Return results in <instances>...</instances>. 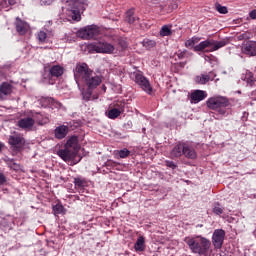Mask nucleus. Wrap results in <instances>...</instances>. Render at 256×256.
Segmentation results:
<instances>
[{"label":"nucleus","instance_id":"nucleus-1","mask_svg":"<svg viewBox=\"0 0 256 256\" xmlns=\"http://www.w3.org/2000/svg\"><path fill=\"white\" fill-rule=\"evenodd\" d=\"M75 81L78 87L81 85H86L88 89H97L99 84L103 82L101 76L97 75L89 65L85 62H79L76 64L73 70Z\"/></svg>","mask_w":256,"mask_h":256},{"label":"nucleus","instance_id":"nucleus-2","mask_svg":"<svg viewBox=\"0 0 256 256\" xmlns=\"http://www.w3.org/2000/svg\"><path fill=\"white\" fill-rule=\"evenodd\" d=\"M195 161L197 159V150L189 142L179 141L170 151V159H179L181 157Z\"/></svg>","mask_w":256,"mask_h":256},{"label":"nucleus","instance_id":"nucleus-3","mask_svg":"<svg viewBox=\"0 0 256 256\" xmlns=\"http://www.w3.org/2000/svg\"><path fill=\"white\" fill-rule=\"evenodd\" d=\"M78 141L77 136H72L67 140L65 148L58 151V155L63 161H72L77 157V153H79Z\"/></svg>","mask_w":256,"mask_h":256},{"label":"nucleus","instance_id":"nucleus-4","mask_svg":"<svg viewBox=\"0 0 256 256\" xmlns=\"http://www.w3.org/2000/svg\"><path fill=\"white\" fill-rule=\"evenodd\" d=\"M206 105L208 109L217 111L220 115H225V113H227V108L231 107V102H229V98L225 96H217L209 98Z\"/></svg>","mask_w":256,"mask_h":256},{"label":"nucleus","instance_id":"nucleus-5","mask_svg":"<svg viewBox=\"0 0 256 256\" xmlns=\"http://www.w3.org/2000/svg\"><path fill=\"white\" fill-rule=\"evenodd\" d=\"M225 45H227V41L225 40L215 41L213 39H207L194 46V51L196 53H213V51H218V49H221V47H225Z\"/></svg>","mask_w":256,"mask_h":256},{"label":"nucleus","instance_id":"nucleus-6","mask_svg":"<svg viewBox=\"0 0 256 256\" xmlns=\"http://www.w3.org/2000/svg\"><path fill=\"white\" fill-rule=\"evenodd\" d=\"M68 13L71 15L73 21H81V13L87 9V1L81 0H67Z\"/></svg>","mask_w":256,"mask_h":256},{"label":"nucleus","instance_id":"nucleus-7","mask_svg":"<svg viewBox=\"0 0 256 256\" xmlns=\"http://www.w3.org/2000/svg\"><path fill=\"white\" fill-rule=\"evenodd\" d=\"M8 143L14 151H21V149L25 147V138L23 137V134L13 132L8 138Z\"/></svg>","mask_w":256,"mask_h":256},{"label":"nucleus","instance_id":"nucleus-8","mask_svg":"<svg viewBox=\"0 0 256 256\" xmlns=\"http://www.w3.org/2000/svg\"><path fill=\"white\" fill-rule=\"evenodd\" d=\"M77 35L81 39H97L99 28L97 26H88L79 30Z\"/></svg>","mask_w":256,"mask_h":256},{"label":"nucleus","instance_id":"nucleus-9","mask_svg":"<svg viewBox=\"0 0 256 256\" xmlns=\"http://www.w3.org/2000/svg\"><path fill=\"white\" fill-rule=\"evenodd\" d=\"M135 83L143 89L148 95H151L153 93V87H151V83H149V80L143 76V74H136L135 75Z\"/></svg>","mask_w":256,"mask_h":256},{"label":"nucleus","instance_id":"nucleus-10","mask_svg":"<svg viewBox=\"0 0 256 256\" xmlns=\"http://www.w3.org/2000/svg\"><path fill=\"white\" fill-rule=\"evenodd\" d=\"M225 241V230L216 229L212 236V244L215 249H221L223 242Z\"/></svg>","mask_w":256,"mask_h":256},{"label":"nucleus","instance_id":"nucleus-11","mask_svg":"<svg viewBox=\"0 0 256 256\" xmlns=\"http://www.w3.org/2000/svg\"><path fill=\"white\" fill-rule=\"evenodd\" d=\"M13 95V86L9 82H2L0 84V101H6L7 97Z\"/></svg>","mask_w":256,"mask_h":256},{"label":"nucleus","instance_id":"nucleus-12","mask_svg":"<svg viewBox=\"0 0 256 256\" xmlns=\"http://www.w3.org/2000/svg\"><path fill=\"white\" fill-rule=\"evenodd\" d=\"M96 53H106L111 55L115 52V46L108 42H99L94 46Z\"/></svg>","mask_w":256,"mask_h":256},{"label":"nucleus","instance_id":"nucleus-13","mask_svg":"<svg viewBox=\"0 0 256 256\" xmlns=\"http://www.w3.org/2000/svg\"><path fill=\"white\" fill-rule=\"evenodd\" d=\"M35 125V119L31 117H24L18 120L17 126L24 131H31Z\"/></svg>","mask_w":256,"mask_h":256},{"label":"nucleus","instance_id":"nucleus-14","mask_svg":"<svg viewBox=\"0 0 256 256\" xmlns=\"http://www.w3.org/2000/svg\"><path fill=\"white\" fill-rule=\"evenodd\" d=\"M209 249H211V241L205 237L200 236V248L199 255L200 256H210Z\"/></svg>","mask_w":256,"mask_h":256},{"label":"nucleus","instance_id":"nucleus-15","mask_svg":"<svg viewBox=\"0 0 256 256\" xmlns=\"http://www.w3.org/2000/svg\"><path fill=\"white\" fill-rule=\"evenodd\" d=\"M15 29L19 35H25L27 31L29 30V24L27 22L23 21L21 18L16 17V20L14 22Z\"/></svg>","mask_w":256,"mask_h":256},{"label":"nucleus","instance_id":"nucleus-16","mask_svg":"<svg viewBox=\"0 0 256 256\" xmlns=\"http://www.w3.org/2000/svg\"><path fill=\"white\" fill-rule=\"evenodd\" d=\"M207 98V92L203 90H195L191 93L190 99L193 103H199Z\"/></svg>","mask_w":256,"mask_h":256},{"label":"nucleus","instance_id":"nucleus-17","mask_svg":"<svg viewBox=\"0 0 256 256\" xmlns=\"http://www.w3.org/2000/svg\"><path fill=\"white\" fill-rule=\"evenodd\" d=\"M69 133V126L61 125L55 128L54 134L56 139H65Z\"/></svg>","mask_w":256,"mask_h":256},{"label":"nucleus","instance_id":"nucleus-18","mask_svg":"<svg viewBox=\"0 0 256 256\" xmlns=\"http://www.w3.org/2000/svg\"><path fill=\"white\" fill-rule=\"evenodd\" d=\"M243 53L246 55H250L251 57H255L256 55V44L253 42H246V44L242 48Z\"/></svg>","mask_w":256,"mask_h":256},{"label":"nucleus","instance_id":"nucleus-19","mask_svg":"<svg viewBox=\"0 0 256 256\" xmlns=\"http://www.w3.org/2000/svg\"><path fill=\"white\" fill-rule=\"evenodd\" d=\"M123 107H125V104H121L120 108H113V109L109 110L108 111L109 119H117V117H119V115H121V113H123V111H124Z\"/></svg>","mask_w":256,"mask_h":256},{"label":"nucleus","instance_id":"nucleus-20","mask_svg":"<svg viewBox=\"0 0 256 256\" xmlns=\"http://www.w3.org/2000/svg\"><path fill=\"white\" fill-rule=\"evenodd\" d=\"M186 243L191 249L192 253H197L199 255V249L201 247L200 242L195 241V239H189Z\"/></svg>","mask_w":256,"mask_h":256},{"label":"nucleus","instance_id":"nucleus-21","mask_svg":"<svg viewBox=\"0 0 256 256\" xmlns=\"http://www.w3.org/2000/svg\"><path fill=\"white\" fill-rule=\"evenodd\" d=\"M63 73H64V69L59 65H54L50 68L51 77H61Z\"/></svg>","mask_w":256,"mask_h":256},{"label":"nucleus","instance_id":"nucleus-22","mask_svg":"<svg viewBox=\"0 0 256 256\" xmlns=\"http://www.w3.org/2000/svg\"><path fill=\"white\" fill-rule=\"evenodd\" d=\"M209 81H211V76L209 74H202L195 77V83L198 85H206Z\"/></svg>","mask_w":256,"mask_h":256},{"label":"nucleus","instance_id":"nucleus-23","mask_svg":"<svg viewBox=\"0 0 256 256\" xmlns=\"http://www.w3.org/2000/svg\"><path fill=\"white\" fill-rule=\"evenodd\" d=\"M135 251H145V238L143 236L138 237L134 244Z\"/></svg>","mask_w":256,"mask_h":256},{"label":"nucleus","instance_id":"nucleus-24","mask_svg":"<svg viewBox=\"0 0 256 256\" xmlns=\"http://www.w3.org/2000/svg\"><path fill=\"white\" fill-rule=\"evenodd\" d=\"M134 15H135V10L134 9H130L126 13V21L130 25H133V23H135V21H139V18L134 17Z\"/></svg>","mask_w":256,"mask_h":256},{"label":"nucleus","instance_id":"nucleus-25","mask_svg":"<svg viewBox=\"0 0 256 256\" xmlns=\"http://www.w3.org/2000/svg\"><path fill=\"white\" fill-rule=\"evenodd\" d=\"M74 185L76 189H83V187H87V180L85 178H74Z\"/></svg>","mask_w":256,"mask_h":256},{"label":"nucleus","instance_id":"nucleus-26","mask_svg":"<svg viewBox=\"0 0 256 256\" xmlns=\"http://www.w3.org/2000/svg\"><path fill=\"white\" fill-rule=\"evenodd\" d=\"M142 45L146 49H153V47L157 45V42H155V40L144 39Z\"/></svg>","mask_w":256,"mask_h":256},{"label":"nucleus","instance_id":"nucleus-27","mask_svg":"<svg viewBox=\"0 0 256 256\" xmlns=\"http://www.w3.org/2000/svg\"><path fill=\"white\" fill-rule=\"evenodd\" d=\"M171 28H169V26L164 25L161 30H160V35L162 37H169V35H171Z\"/></svg>","mask_w":256,"mask_h":256},{"label":"nucleus","instance_id":"nucleus-28","mask_svg":"<svg viewBox=\"0 0 256 256\" xmlns=\"http://www.w3.org/2000/svg\"><path fill=\"white\" fill-rule=\"evenodd\" d=\"M93 95V89H87L86 91L82 92V97L84 101H91V96Z\"/></svg>","mask_w":256,"mask_h":256},{"label":"nucleus","instance_id":"nucleus-29","mask_svg":"<svg viewBox=\"0 0 256 256\" xmlns=\"http://www.w3.org/2000/svg\"><path fill=\"white\" fill-rule=\"evenodd\" d=\"M37 39L39 43H45L47 41V33L45 31L38 32Z\"/></svg>","mask_w":256,"mask_h":256},{"label":"nucleus","instance_id":"nucleus-30","mask_svg":"<svg viewBox=\"0 0 256 256\" xmlns=\"http://www.w3.org/2000/svg\"><path fill=\"white\" fill-rule=\"evenodd\" d=\"M64 209L65 208L59 203L54 205L53 206L54 215H61V213H63Z\"/></svg>","mask_w":256,"mask_h":256},{"label":"nucleus","instance_id":"nucleus-31","mask_svg":"<svg viewBox=\"0 0 256 256\" xmlns=\"http://www.w3.org/2000/svg\"><path fill=\"white\" fill-rule=\"evenodd\" d=\"M215 7H216V10L218 11V13H221L222 15H227V13H228L227 7L222 6L219 3H216Z\"/></svg>","mask_w":256,"mask_h":256},{"label":"nucleus","instance_id":"nucleus-32","mask_svg":"<svg viewBox=\"0 0 256 256\" xmlns=\"http://www.w3.org/2000/svg\"><path fill=\"white\" fill-rule=\"evenodd\" d=\"M213 213H215V215H223V208L221 207V204L216 203L214 208H213Z\"/></svg>","mask_w":256,"mask_h":256},{"label":"nucleus","instance_id":"nucleus-33","mask_svg":"<svg viewBox=\"0 0 256 256\" xmlns=\"http://www.w3.org/2000/svg\"><path fill=\"white\" fill-rule=\"evenodd\" d=\"M130 154H131V151L127 150L126 148L119 151L120 159H125V158L129 157Z\"/></svg>","mask_w":256,"mask_h":256},{"label":"nucleus","instance_id":"nucleus-34","mask_svg":"<svg viewBox=\"0 0 256 256\" xmlns=\"http://www.w3.org/2000/svg\"><path fill=\"white\" fill-rule=\"evenodd\" d=\"M8 165H9L10 169H13L14 171H19V169H21V165L15 163L13 161L9 162Z\"/></svg>","mask_w":256,"mask_h":256},{"label":"nucleus","instance_id":"nucleus-35","mask_svg":"<svg viewBox=\"0 0 256 256\" xmlns=\"http://www.w3.org/2000/svg\"><path fill=\"white\" fill-rule=\"evenodd\" d=\"M165 165H166V167H169L170 169H177V164H175V162H173V161L166 160Z\"/></svg>","mask_w":256,"mask_h":256},{"label":"nucleus","instance_id":"nucleus-36","mask_svg":"<svg viewBox=\"0 0 256 256\" xmlns=\"http://www.w3.org/2000/svg\"><path fill=\"white\" fill-rule=\"evenodd\" d=\"M7 183V177L5 174L0 173V185H5Z\"/></svg>","mask_w":256,"mask_h":256},{"label":"nucleus","instance_id":"nucleus-37","mask_svg":"<svg viewBox=\"0 0 256 256\" xmlns=\"http://www.w3.org/2000/svg\"><path fill=\"white\" fill-rule=\"evenodd\" d=\"M55 0H41V5H51Z\"/></svg>","mask_w":256,"mask_h":256},{"label":"nucleus","instance_id":"nucleus-38","mask_svg":"<svg viewBox=\"0 0 256 256\" xmlns=\"http://www.w3.org/2000/svg\"><path fill=\"white\" fill-rule=\"evenodd\" d=\"M193 45H195V40H188L186 42V47H193Z\"/></svg>","mask_w":256,"mask_h":256},{"label":"nucleus","instance_id":"nucleus-39","mask_svg":"<svg viewBox=\"0 0 256 256\" xmlns=\"http://www.w3.org/2000/svg\"><path fill=\"white\" fill-rule=\"evenodd\" d=\"M187 53L185 52V51H183V52H180V53H178L177 54V57H178V59H185V55H186Z\"/></svg>","mask_w":256,"mask_h":256},{"label":"nucleus","instance_id":"nucleus-40","mask_svg":"<svg viewBox=\"0 0 256 256\" xmlns=\"http://www.w3.org/2000/svg\"><path fill=\"white\" fill-rule=\"evenodd\" d=\"M250 17H251V19H256V10H252L250 12Z\"/></svg>","mask_w":256,"mask_h":256},{"label":"nucleus","instance_id":"nucleus-41","mask_svg":"<svg viewBox=\"0 0 256 256\" xmlns=\"http://www.w3.org/2000/svg\"><path fill=\"white\" fill-rule=\"evenodd\" d=\"M238 39H240V40L241 39H247V34L244 33V34L239 35Z\"/></svg>","mask_w":256,"mask_h":256},{"label":"nucleus","instance_id":"nucleus-42","mask_svg":"<svg viewBox=\"0 0 256 256\" xmlns=\"http://www.w3.org/2000/svg\"><path fill=\"white\" fill-rule=\"evenodd\" d=\"M9 5H15V0H8Z\"/></svg>","mask_w":256,"mask_h":256},{"label":"nucleus","instance_id":"nucleus-43","mask_svg":"<svg viewBox=\"0 0 256 256\" xmlns=\"http://www.w3.org/2000/svg\"><path fill=\"white\" fill-rule=\"evenodd\" d=\"M127 125H128L129 127H131V125H133V123H132L131 121H129V122L127 123Z\"/></svg>","mask_w":256,"mask_h":256},{"label":"nucleus","instance_id":"nucleus-44","mask_svg":"<svg viewBox=\"0 0 256 256\" xmlns=\"http://www.w3.org/2000/svg\"><path fill=\"white\" fill-rule=\"evenodd\" d=\"M180 67H185V63H180Z\"/></svg>","mask_w":256,"mask_h":256},{"label":"nucleus","instance_id":"nucleus-45","mask_svg":"<svg viewBox=\"0 0 256 256\" xmlns=\"http://www.w3.org/2000/svg\"><path fill=\"white\" fill-rule=\"evenodd\" d=\"M3 149V144L0 143V151Z\"/></svg>","mask_w":256,"mask_h":256},{"label":"nucleus","instance_id":"nucleus-46","mask_svg":"<svg viewBox=\"0 0 256 256\" xmlns=\"http://www.w3.org/2000/svg\"><path fill=\"white\" fill-rule=\"evenodd\" d=\"M45 123H43V122H38V125H44Z\"/></svg>","mask_w":256,"mask_h":256},{"label":"nucleus","instance_id":"nucleus-47","mask_svg":"<svg viewBox=\"0 0 256 256\" xmlns=\"http://www.w3.org/2000/svg\"><path fill=\"white\" fill-rule=\"evenodd\" d=\"M103 89H104V91H105V89H106L105 86H103Z\"/></svg>","mask_w":256,"mask_h":256}]
</instances>
